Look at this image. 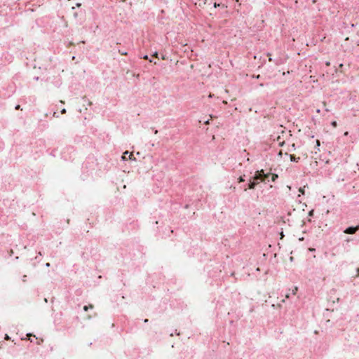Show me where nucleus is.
Wrapping results in <instances>:
<instances>
[{"label":"nucleus","instance_id":"1","mask_svg":"<svg viewBox=\"0 0 359 359\" xmlns=\"http://www.w3.org/2000/svg\"><path fill=\"white\" fill-rule=\"evenodd\" d=\"M270 176L271 172H265L264 170L261 169L258 170L255 172L253 176L254 180H257L259 182L266 183L267 182H270Z\"/></svg>","mask_w":359,"mask_h":359},{"label":"nucleus","instance_id":"2","mask_svg":"<svg viewBox=\"0 0 359 359\" xmlns=\"http://www.w3.org/2000/svg\"><path fill=\"white\" fill-rule=\"evenodd\" d=\"M259 184L257 180H254L253 177L249 179V182L247 185H244L243 191H246L248 189H255L256 187Z\"/></svg>","mask_w":359,"mask_h":359},{"label":"nucleus","instance_id":"3","mask_svg":"<svg viewBox=\"0 0 359 359\" xmlns=\"http://www.w3.org/2000/svg\"><path fill=\"white\" fill-rule=\"evenodd\" d=\"M359 231V224L356 226H349L346 227L343 232L346 234H354Z\"/></svg>","mask_w":359,"mask_h":359},{"label":"nucleus","instance_id":"4","mask_svg":"<svg viewBox=\"0 0 359 359\" xmlns=\"http://www.w3.org/2000/svg\"><path fill=\"white\" fill-rule=\"evenodd\" d=\"M133 156V155L131 153H130L129 151H125L123 154V155L121 156V158H122V160L123 161H127L128 159H130V160L132 159Z\"/></svg>","mask_w":359,"mask_h":359},{"label":"nucleus","instance_id":"5","mask_svg":"<svg viewBox=\"0 0 359 359\" xmlns=\"http://www.w3.org/2000/svg\"><path fill=\"white\" fill-rule=\"evenodd\" d=\"M76 9V7L73 6L72 7V10L73 11V16L74 17L75 19H77L79 18V16H80L82 13H83V11L81 10L80 11H75Z\"/></svg>","mask_w":359,"mask_h":359},{"label":"nucleus","instance_id":"6","mask_svg":"<svg viewBox=\"0 0 359 359\" xmlns=\"http://www.w3.org/2000/svg\"><path fill=\"white\" fill-rule=\"evenodd\" d=\"M290 158L292 162H299L300 157H297L294 154H290Z\"/></svg>","mask_w":359,"mask_h":359},{"label":"nucleus","instance_id":"7","mask_svg":"<svg viewBox=\"0 0 359 359\" xmlns=\"http://www.w3.org/2000/svg\"><path fill=\"white\" fill-rule=\"evenodd\" d=\"M213 6L214 8H227V6H226L225 4H222V3H217V2H215L214 4H213Z\"/></svg>","mask_w":359,"mask_h":359},{"label":"nucleus","instance_id":"8","mask_svg":"<svg viewBox=\"0 0 359 359\" xmlns=\"http://www.w3.org/2000/svg\"><path fill=\"white\" fill-rule=\"evenodd\" d=\"M270 177H271L270 181L275 182L278 178V175L276 173H271Z\"/></svg>","mask_w":359,"mask_h":359},{"label":"nucleus","instance_id":"9","mask_svg":"<svg viewBox=\"0 0 359 359\" xmlns=\"http://www.w3.org/2000/svg\"><path fill=\"white\" fill-rule=\"evenodd\" d=\"M245 175L240 176V177L238 178V183L244 182L245 181Z\"/></svg>","mask_w":359,"mask_h":359},{"label":"nucleus","instance_id":"10","mask_svg":"<svg viewBox=\"0 0 359 359\" xmlns=\"http://www.w3.org/2000/svg\"><path fill=\"white\" fill-rule=\"evenodd\" d=\"M118 53L122 55H128V52L126 50H123V49H118Z\"/></svg>","mask_w":359,"mask_h":359},{"label":"nucleus","instance_id":"11","mask_svg":"<svg viewBox=\"0 0 359 359\" xmlns=\"http://www.w3.org/2000/svg\"><path fill=\"white\" fill-rule=\"evenodd\" d=\"M308 216H309V217H313L314 216V210H313V209L311 210L309 212V213H308Z\"/></svg>","mask_w":359,"mask_h":359},{"label":"nucleus","instance_id":"12","mask_svg":"<svg viewBox=\"0 0 359 359\" xmlns=\"http://www.w3.org/2000/svg\"><path fill=\"white\" fill-rule=\"evenodd\" d=\"M299 191L302 194L304 195V194H305V187H300V188L299 189Z\"/></svg>","mask_w":359,"mask_h":359},{"label":"nucleus","instance_id":"13","mask_svg":"<svg viewBox=\"0 0 359 359\" xmlns=\"http://www.w3.org/2000/svg\"><path fill=\"white\" fill-rule=\"evenodd\" d=\"M151 57H154V58H157V59H158V52H154V53L151 55Z\"/></svg>","mask_w":359,"mask_h":359},{"label":"nucleus","instance_id":"14","mask_svg":"<svg viewBox=\"0 0 359 359\" xmlns=\"http://www.w3.org/2000/svg\"><path fill=\"white\" fill-rule=\"evenodd\" d=\"M297 291H298V287H294V288L292 290V295H295L296 293L297 292Z\"/></svg>","mask_w":359,"mask_h":359},{"label":"nucleus","instance_id":"15","mask_svg":"<svg viewBox=\"0 0 359 359\" xmlns=\"http://www.w3.org/2000/svg\"><path fill=\"white\" fill-rule=\"evenodd\" d=\"M142 58L145 59V60H148L149 61V62H152V60L151 59H149L148 55H144Z\"/></svg>","mask_w":359,"mask_h":359},{"label":"nucleus","instance_id":"16","mask_svg":"<svg viewBox=\"0 0 359 359\" xmlns=\"http://www.w3.org/2000/svg\"><path fill=\"white\" fill-rule=\"evenodd\" d=\"M309 250L310 252H315V251H316V249H315V248H309Z\"/></svg>","mask_w":359,"mask_h":359},{"label":"nucleus","instance_id":"17","mask_svg":"<svg viewBox=\"0 0 359 359\" xmlns=\"http://www.w3.org/2000/svg\"><path fill=\"white\" fill-rule=\"evenodd\" d=\"M26 278H27V276H26V275H24V276H22V281H23V282H26V280H26Z\"/></svg>","mask_w":359,"mask_h":359},{"label":"nucleus","instance_id":"18","mask_svg":"<svg viewBox=\"0 0 359 359\" xmlns=\"http://www.w3.org/2000/svg\"><path fill=\"white\" fill-rule=\"evenodd\" d=\"M15 109L16 110L20 109V105L17 104V105L15 106Z\"/></svg>","mask_w":359,"mask_h":359},{"label":"nucleus","instance_id":"19","mask_svg":"<svg viewBox=\"0 0 359 359\" xmlns=\"http://www.w3.org/2000/svg\"><path fill=\"white\" fill-rule=\"evenodd\" d=\"M353 241V239L351 238H348L346 239V242H347V243H348L350 241Z\"/></svg>","mask_w":359,"mask_h":359},{"label":"nucleus","instance_id":"20","mask_svg":"<svg viewBox=\"0 0 359 359\" xmlns=\"http://www.w3.org/2000/svg\"><path fill=\"white\" fill-rule=\"evenodd\" d=\"M355 271L357 273L356 276H359V268H356Z\"/></svg>","mask_w":359,"mask_h":359},{"label":"nucleus","instance_id":"21","mask_svg":"<svg viewBox=\"0 0 359 359\" xmlns=\"http://www.w3.org/2000/svg\"><path fill=\"white\" fill-rule=\"evenodd\" d=\"M66 111H66V109H62L61 110V114H65V113H66Z\"/></svg>","mask_w":359,"mask_h":359},{"label":"nucleus","instance_id":"22","mask_svg":"<svg viewBox=\"0 0 359 359\" xmlns=\"http://www.w3.org/2000/svg\"><path fill=\"white\" fill-rule=\"evenodd\" d=\"M204 123H205V125H208V124H210V120L208 119V120L205 121Z\"/></svg>","mask_w":359,"mask_h":359},{"label":"nucleus","instance_id":"23","mask_svg":"<svg viewBox=\"0 0 359 359\" xmlns=\"http://www.w3.org/2000/svg\"><path fill=\"white\" fill-rule=\"evenodd\" d=\"M34 79L35 81H39V76H34Z\"/></svg>","mask_w":359,"mask_h":359},{"label":"nucleus","instance_id":"24","mask_svg":"<svg viewBox=\"0 0 359 359\" xmlns=\"http://www.w3.org/2000/svg\"><path fill=\"white\" fill-rule=\"evenodd\" d=\"M332 125L334 126H337V122L336 121H332Z\"/></svg>","mask_w":359,"mask_h":359},{"label":"nucleus","instance_id":"25","mask_svg":"<svg viewBox=\"0 0 359 359\" xmlns=\"http://www.w3.org/2000/svg\"><path fill=\"white\" fill-rule=\"evenodd\" d=\"M316 145L320 146V141L318 140H316Z\"/></svg>","mask_w":359,"mask_h":359},{"label":"nucleus","instance_id":"26","mask_svg":"<svg viewBox=\"0 0 359 359\" xmlns=\"http://www.w3.org/2000/svg\"><path fill=\"white\" fill-rule=\"evenodd\" d=\"M76 7H80L81 6V3H77L76 4Z\"/></svg>","mask_w":359,"mask_h":359},{"label":"nucleus","instance_id":"27","mask_svg":"<svg viewBox=\"0 0 359 359\" xmlns=\"http://www.w3.org/2000/svg\"><path fill=\"white\" fill-rule=\"evenodd\" d=\"M290 294H287L285 295V297H286V298H287V299H289V298H290Z\"/></svg>","mask_w":359,"mask_h":359},{"label":"nucleus","instance_id":"28","mask_svg":"<svg viewBox=\"0 0 359 359\" xmlns=\"http://www.w3.org/2000/svg\"><path fill=\"white\" fill-rule=\"evenodd\" d=\"M144 323H148V322H149V319L145 318V319L144 320Z\"/></svg>","mask_w":359,"mask_h":359},{"label":"nucleus","instance_id":"29","mask_svg":"<svg viewBox=\"0 0 359 359\" xmlns=\"http://www.w3.org/2000/svg\"><path fill=\"white\" fill-rule=\"evenodd\" d=\"M83 309H84L85 311H87V310H88V307H87V306H84Z\"/></svg>","mask_w":359,"mask_h":359},{"label":"nucleus","instance_id":"30","mask_svg":"<svg viewBox=\"0 0 359 359\" xmlns=\"http://www.w3.org/2000/svg\"><path fill=\"white\" fill-rule=\"evenodd\" d=\"M46 266H50V263H48H48H46Z\"/></svg>","mask_w":359,"mask_h":359},{"label":"nucleus","instance_id":"31","mask_svg":"<svg viewBox=\"0 0 359 359\" xmlns=\"http://www.w3.org/2000/svg\"><path fill=\"white\" fill-rule=\"evenodd\" d=\"M269 61H272L273 60L271 57H269Z\"/></svg>","mask_w":359,"mask_h":359},{"label":"nucleus","instance_id":"32","mask_svg":"<svg viewBox=\"0 0 359 359\" xmlns=\"http://www.w3.org/2000/svg\"><path fill=\"white\" fill-rule=\"evenodd\" d=\"M27 335V336H32V334H30V333H28Z\"/></svg>","mask_w":359,"mask_h":359},{"label":"nucleus","instance_id":"33","mask_svg":"<svg viewBox=\"0 0 359 359\" xmlns=\"http://www.w3.org/2000/svg\"><path fill=\"white\" fill-rule=\"evenodd\" d=\"M75 319H76V320H79V317L76 316Z\"/></svg>","mask_w":359,"mask_h":359},{"label":"nucleus","instance_id":"34","mask_svg":"<svg viewBox=\"0 0 359 359\" xmlns=\"http://www.w3.org/2000/svg\"><path fill=\"white\" fill-rule=\"evenodd\" d=\"M308 222H311V219L309 218L308 219Z\"/></svg>","mask_w":359,"mask_h":359},{"label":"nucleus","instance_id":"35","mask_svg":"<svg viewBox=\"0 0 359 359\" xmlns=\"http://www.w3.org/2000/svg\"><path fill=\"white\" fill-rule=\"evenodd\" d=\"M8 336L7 334H6V339H8Z\"/></svg>","mask_w":359,"mask_h":359},{"label":"nucleus","instance_id":"36","mask_svg":"<svg viewBox=\"0 0 359 359\" xmlns=\"http://www.w3.org/2000/svg\"><path fill=\"white\" fill-rule=\"evenodd\" d=\"M207 1H208V0H205L204 4H206V3H207Z\"/></svg>","mask_w":359,"mask_h":359},{"label":"nucleus","instance_id":"37","mask_svg":"<svg viewBox=\"0 0 359 359\" xmlns=\"http://www.w3.org/2000/svg\"><path fill=\"white\" fill-rule=\"evenodd\" d=\"M236 1H238V0H236Z\"/></svg>","mask_w":359,"mask_h":359}]
</instances>
